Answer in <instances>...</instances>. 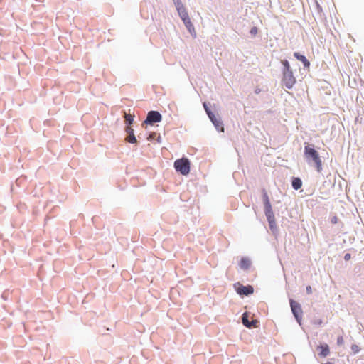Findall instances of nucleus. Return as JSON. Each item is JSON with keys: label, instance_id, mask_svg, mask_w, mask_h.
<instances>
[{"label": "nucleus", "instance_id": "f257e3e1", "mask_svg": "<svg viewBox=\"0 0 364 364\" xmlns=\"http://www.w3.org/2000/svg\"><path fill=\"white\" fill-rule=\"evenodd\" d=\"M304 153L306 161L309 163L313 162L317 171L321 172L322 170V161L318 152L313 146L306 143Z\"/></svg>", "mask_w": 364, "mask_h": 364}, {"label": "nucleus", "instance_id": "f03ea898", "mask_svg": "<svg viewBox=\"0 0 364 364\" xmlns=\"http://www.w3.org/2000/svg\"><path fill=\"white\" fill-rule=\"evenodd\" d=\"M174 168L182 175H188L190 172V162L186 158L178 159L174 162Z\"/></svg>", "mask_w": 364, "mask_h": 364}, {"label": "nucleus", "instance_id": "7ed1b4c3", "mask_svg": "<svg viewBox=\"0 0 364 364\" xmlns=\"http://www.w3.org/2000/svg\"><path fill=\"white\" fill-rule=\"evenodd\" d=\"M296 82V79L291 71H283L282 83L288 89H291Z\"/></svg>", "mask_w": 364, "mask_h": 364}, {"label": "nucleus", "instance_id": "20e7f679", "mask_svg": "<svg viewBox=\"0 0 364 364\" xmlns=\"http://www.w3.org/2000/svg\"><path fill=\"white\" fill-rule=\"evenodd\" d=\"M178 14L180 17L181 18L182 21H183L185 26L186 28L191 31V29H193V23L191 21V19L189 18L188 14L186 9V8L181 7L180 9H177Z\"/></svg>", "mask_w": 364, "mask_h": 364}, {"label": "nucleus", "instance_id": "39448f33", "mask_svg": "<svg viewBox=\"0 0 364 364\" xmlns=\"http://www.w3.org/2000/svg\"><path fill=\"white\" fill-rule=\"evenodd\" d=\"M204 107H205V109L209 117V118L210 119V120L212 121V122L213 123V124L215 125V127H216V129L218 130V131H220V132H223L224 131V128H223V123L222 122L218 119L215 114L213 113H212L207 107V106L205 105H204Z\"/></svg>", "mask_w": 364, "mask_h": 364}, {"label": "nucleus", "instance_id": "423d86ee", "mask_svg": "<svg viewBox=\"0 0 364 364\" xmlns=\"http://www.w3.org/2000/svg\"><path fill=\"white\" fill-rule=\"evenodd\" d=\"M161 114L159 112L150 111L147 114V117L144 121V123L151 124L153 123L161 122Z\"/></svg>", "mask_w": 364, "mask_h": 364}, {"label": "nucleus", "instance_id": "0eeeda50", "mask_svg": "<svg viewBox=\"0 0 364 364\" xmlns=\"http://www.w3.org/2000/svg\"><path fill=\"white\" fill-rule=\"evenodd\" d=\"M290 305L292 313L294 315L296 319L297 320L298 322H300L302 314V310L300 304L294 300H291Z\"/></svg>", "mask_w": 364, "mask_h": 364}, {"label": "nucleus", "instance_id": "6e6552de", "mask_svg": "<svg viewBox=\"0 0 364 364\" xmlns=\"http://www.w3.org/2000/svg\"><path fill=\"white\" fill-rule=\"evenodd\" d=\"M237 292L240 295H250L253 293L254 289L252 286H243L239 284V287L237 288Z\"/></svg>", "mask_w": 364, "mask_h": 364}, {"label": "nucleus", "instance_id": "1a4fd4ad", "mask_svg": "<svg viewBox=\"0 0 364 364\" xmlns=\"http://www.w3.org/2000/svg\"><path fill=\"white\" fill-rule=\"evenodd\" d=\"M264 212H265V215L267 217V219L269 222L270 228L271 229L274 228L276 223H275V218H274V213L272 210V208H269V209H265Z\"/></svg>", "mask_w": 364, "mask_h": 364}, {"label": "nucleus", "instance_id": "9d476101", "mask_svg": "<svg viewBox=\"0 0 364 364\" xmlns=\"http://www.w3.org/2000/svg\"><path fill=\"white\" fill-rule=\"evenodd\" d=\"M317 348L320 350L319 355L321 357H326L330 353L329 347L327 344L320 345Z\"/></svg>", "mask_w": 364, "mask_h": 364}, {"label": "nucleus", "instance_id": "9b49d317", "mask_svg": "<svg viewBox=\"0 0 364 364\" xmlns=\"http://www.w3.org/2000/svg\"><path fill=\"white\" fill-rule=\"evenodd\" d=\"M294 56L297 60L301 61L304 64V67L309 68L310 62L306 59V58L304 55H301L300 53L296 52V53H294Z\"/></svg>", "mask_w": 364, "mask_h": 364}, {"label": "nucleus", "instance_id": "f8f14e48", "mask_svg": "<svg viewBox=\"0 0 364 364\" xmlns=\"http://www.w3.org/2000/svg\"><path fill=\"white\" fill-rule=\"evenodd\" d=\"M127 132H128L129 135L127 136L126 141L129 143H136V139L134 134V130L130 127H127Z\"/></svg>", "mask_w": 364, "mask_h": 364}, {"label": "nucleus", "instance_id": "ddd939ff", "mask_svg": "<svg viewBox=\"0 0 364 364\" xmlns=\"http://www.w3.org/2000/svg\"><path fill=\"white\" fill-rule=\"evenodd\" d=\"M262 198H263V202H264V210L272 208V205L270 203V200H269L268 194L264 189L262 190Z\"/></svg>", "mask_w": 364, "mask_h": 364}, {"label": "nucleus", "instance_id": "4468645a", "mask_svg": "<svg viewBox=\"0 0 364 364\" xmlns=\"http://www.w3.org/2000/svg\"><path fill=\"white\" fill-rule=\"evenodd\" d=\"M250 260L248 258H242L240 262V267L241 269H247L250 266Z\"/></svg>", "mask_w": 364, "mask_h": 364}, {"label": "nucleus", "instance_id": "2eb2a0df", "mask_svg": "<svg viewBox=\"0 0 364 364\" xmlns=\"http://www.w3.org/2000/svg\"><path fill=\"white\" fill-rule=\"evenodd\" d=\"M302 186V181L299 178H294L292 180V187L295 190H299Z\"/></svg>", "mask_w": 364, "mask_h": 364}, {"label": "nucleus", "instance_id": "dca6fc26", "mask_svg": "<svg viewBox=\"0 0 364 364\" xmlns=\"http://www.w3.org/2000/svg\"><path fill=\"white\" fill-rule=\"evenodd\" d=\"M242 321L245 326L250 328V321H248V314L245 312L242 316Z\"/></svg>", "mask_w": 364, "mask_h": 364}, {"label": "nucleus", "instance_id": "f3484780", "mask_svg": "<svg viewBox=\"0 0 364 364\" xmlns=\"http://www.w3.org/2000/svg\"><path fill=\"white\" fill-rule=\"evenodd\" d=\"M282 63L284 67V69L283 71H291L289 63L287 60H282Z\"/></svg>", "mask_w": 364, "mask_h": 364}, {"label": "nucleus", "instance_id": "a211bd4d", "mask_svg": "<svg viewBox=\"0 0 364 364\" xmlns=\"http://www.w3.org/2000/svg\"><path fill=\"white\" fill-rule=\"evenodd\" d=\"M351 350L354 354H356L360 350V348L358 345L353 344L351 346Z\"/></svg>", "mask_w": 364, "mask_h": 364}, {"label": "nucleus", "instance_id": "6ab92c4d", "mask_svg": "<svg viewBox=\"0 0 364 364\" xmlns=\"http://www.w3.org/2000/svg\"><path fill=\"white\" fill-rule=\"evenodd\" d=\"M174 2V4L176 7V9H180L181 7H183L184 6L182 4L181 0H173Z\"/></svg>", "mask_w": 364, "mask_h": 364}, {"label": "nucleus", "instance_id": "aec40b11", "mask_svg": "<svg viewBox=\"0 0 364 364\" xmlns=\"http://www.w3.org/2000/svg\"><path fill=\"white\" fill-rule=\"evenodd\" d=\"M125 119L127 122H129V124H132L133 121V117L131 114H125Z\"/></svg>", "mask_w": 364, "mask_h": 364}, {"label": "nucleus", "instance_id": "412c9836", "mask_svg": "<svg viewBox=\"0 0 364 364\" xmlns=\"http://www.w3.org/2000/svg\"><path fill=\"white\" fill-rule=\"evenodd\" d=\"M258 321L257 320H252L251 322H250V328L251 327H257V324H258Z\"/></svg>", "mask_w": 364, "mask_h": 364}, {"label": "nucleus", "instance_id": "4be33fe9", "mask_svg": "<svg viewBox=\"0 0 364 364\" xmlns=\"http://www.w3.org/2000/svg\"><path fill=\"white\" fill-rule=\"evenodd\" d=\"M257 32H258V29H257V27H253V28H251V30H250V33H251L252 36H255V35H257Z\"/></svg>", "mask_w": 364, "mask_h": 364}, {"label": "nucleus", "instance_id": "5701e85b", "mask_svg": "<svg viewBox=\"0 0 364 364\" xmlns=\"http://www.w3.org/2000/svg\"><path fill=\"white\" fill-rule=\"evenodd\" d=\"M156 136V134L155 132H152L149 134V137H148V140H153L155 139V137Z\"/></svg>", "mask_w": 364, "mask_h": 364}, {"label": "nucleus", "instance_id": "b1692460", "mask_svg": "<svg viewBox=\"0 0 364 364\" xmlns=\"http://www.w3.org/2000/svg\"><path fill=\"white\" fill-rule=\"evenodd\" d=\"M338 217H337V216H333V217H332V218H331V223H333V224H336V223H338Z\"/></svg>", "mask_w": 364, "mask_h": 364}, {"label": "nucleus", "instance_id": "393cba45", "mask_svg": "<svg viewBox=\"0 0 364 364\" xmlns=\"http://www.w3.org/2000/svg\"><path fill=\"white\" fill-rule=\"evenodd\" d=\"M337 343L338 345H342L343 343V336H339L338 338H337Z\"/></svg>", "mask_w": 364, "mask_h": 364}, {"label": "nucleus", "instance_id": "a878e982", "mask_svg": "<svg viewBox=\"0 0 364 364\" xmlns=\"http://www.w3.org/2000/svg\"><path fill=\"white\" fill-rule=\"evenodd\" d=\"M351 258V255L350 253H346L345 255H344V259L346 260V261H348L349 259H350Z\"/></svg>", "mask_w": 364, "mask_h": 364}, {"label": "nucleus", "instance_id": "bb28decb", "mask_svg": "<svg viewBox=\"0 0 364 364\" xmlns=\"http://www.w3.org/2000/svg\"><path fill=\"white\" fill-rule=\"evenodd\" d=\"M306 291H307L308 294H311L312 290H311V286H307L306 287Z\"/></svg>", "mask_w": 364, "mask_h": 364}, {"label": "nucleus", "instance_id": "cd10ccee", "mask_svg": "<svg viewBox=\"0 0 364 364\" xmlns=\"http://www.w3.org/2000/svg\"><path fill=\"white\" fill-rule=\"evenodd\" d=\"M326 364H333V363H331V362H327Z\"/></svg>", "mask_w": 364, "mask_h": 364}]
</instances>
